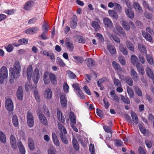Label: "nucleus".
Returning a JSON list of instances; mask_svg holds the SVG:
<instances>
[{"instance_id":"f257e3e1","label":"nucleus","mask_w":154,"mask_h":154,"mask_svg":"<svg viewBox=\"0 0 154 154\" xmlns=\"http://www.w3.org/2000/svg\"><path fill=\"white\" fill-rule=\"evenodd\" d=\"M21 71V66L20 62L18 61H16L13 65V68L11 67L9 69V75L11 79H10V83L13 82L15 78L18 77V74Z\"/></svg>"},{"instance_id":"f03ea898","label":"nucleus","mask_w":154,"mask_h":154,"mask_svg":"<svg viewBox=\"0 0 154 154\" xmlns=\"http://www.w3.org/2000/svg\"><path fill=\"white\" fill-rule=\"evenodd\" d=\"M5 103V107L8 111L11 112L13 110V103L11 99H7L6 100Z\"/></svg>"},{"instance_id":"7ed1b4c3","label":"nucleus","mask_w":154,"mask_h":154,"mask_svg":"<svg viewBox=\"0 0 154 154\" xmlns=\"http://www.w3.org/2000/svg\"><path fill=\"white\" fill-rule=\"evenodd\" d=\"M32 77L33 82L35 84H37L40 78L39 70L37 68H35L34 70Z\"/></svg>"},{"instance_id":"20e7f679","label":"nucleus","mask_w":154,"mask_h":154,"mask_svg":"<svg viewBox=\"0 0 154 154\" xmlns=\"http://www.w3.org/2000/svg\"><path fill=\"white\" fill-rule=\"evenodd\" d=\"M104 27L106 28L111 29L113 27V23L110 19L107 17L104 18L103 19Z\"/></svg>"},{"instance_id":"39448f33","label":"nucleus","mask_w":154,"mask_h":154,"mask_svg":"<svg viewBox=\"0 0 154 154\" xmlns=\"http://www.w3.org/2000/svg\"><path fill=\"white\" fill-rule=\"evenodd\" d=\"M27 123L30 127H32L34 124V118L33 115L29 112L27 114Z\"/></svg>"},{"instance_id":"423d86ee","label":"nucleus","mask_w":154,"mask_h":154,"mask_svg":"<svg viewBox=\"0 0 154 154\" xmlns=\"http://www.w3.org/2000/svg\"><path fill=\"white\" fill-rule=\"evenodd\" d=\"M37 116L40 122L42 124L46 125L48 124V121L46 117L42 112H38Z\"/></svg>"},{"instance_id":"0eeeda50","label":"nucleus","mask_w":154,"mask_h":154,"mask_svg":"<svg viewBox=\"0 0 154 154\" xmlns=\"http://www.w3.org/2000/svg\"><path fill=\"white\" fill-rule=\"evenodd\" d=\"M10 141L11 147L13 149H17V140L15 137L13 135L11 134L10 137Z\"/></svg>"},{"instance_id":"6e6552de","label":"nucleus","mask_w":154,"mask_h":154,"mask_svg":"<svg viewBox=\"0 0 154 154\" xmlns=\"http://www.w3.org/2000/svg\"><path fill=\"white\" fill-rule=\"evenodd\" d=\"M95 21H93L91 23V25L92 27L94 28L96 31H97L100 28V26L99 24L100 23V20L98 18L95 19Z\"/></svg>"},{"instance_id":"1a4fd4ad","label":"nucleus","mask_w":154,"mask_h":154,"mask_svg":"<svg viewBox=\"0 0 154 154\" xmlns=\"http://www.w3.org/2000/svg\"><path fill=\"white\" fill-rule=\"evenodd\" d=\"M8 76V70L5 66H3L1 69L0 77L4 78H6Z\"/></svg>"},{"instance_id":"9d476101","label":"nucleus","mask_w":154,"mask_h":154,"mask_svg":"<svg viewBox=\"0 0 154 154\" xmlns=\"http://www.w3.org/2000/svg\"><path fill=\"white\" fill-rule=\"evenodd\" d=\"M34 2L32 1H29L27 2L25 4L24 6V9L27 11H30L33 7Z\"/></svg>"},{"instance_id":"9b49d317","label":"nucleus","mask_w":154,"mask_h":154,"mask_svg":"<svg viewBox=\"0 0 154 154\" xmlns=\"http://www.w3.org/2000/svg\"><path fill=\"white\" fill-rule=\"evenodd\" d=\"M17 97L19 100H22L23 97V93L22 87L19 86L17 92Z\"/></svg>"},{"instance_id":"f8f14e48","label":"nucleus","mask_w":154,"mask_h":154,"mask_svg":"<svg viewBox=\"0 0 154 154\" xmlns=\"http://www.w3.org/2000/svg\"><path fill=\"white\" fill-rule=\"evenodd\" d=\"M44 96L47 99H50L52 96V92L50 88L46 89L44 92Z\"/></svg>"},{"instance_id":"ddd939ff","label":"nucleus","mask_w":154,"mask_h":154,"mask_svg":"<svg viewBox=\"0 0 154 154\" xmlns=\"http://www.w3.org/2000/svg\"><path fill=\"white\" fill-rule=\"evenodd\" d=\"M32 71V65H29L26 72L27 77V79L29 81L31 79Z\"/></svg>"},{"instance_id":"4468645a","label":"nucleus","mask_w":154,"mask_h":154,"mask_svg":"<svg viewBox=\"0 0 154 154\" xmlns=\"http://www.w3.org/2000/svg\"><path fill=\"white\" fill-rule=\"evenodd\" d=\"M131 75L134 81L137 82L139 80L137 73L133 69H132L131 71Z\"/></svg>"},{"instance_id":"2eb2a0df","label":"nucleus","mask_w":154,"mask_h":154,"mask_svg":"<svg viewBox=\"0 0 154 154\" xmlns=\"http://www.w3.org/2000/svg\"><path fill=\"white\" fill-rule=\"evenodd\" d=\"M60 102L62 106L65 107L67 106V100L65 95H61L60 96Z\"/></svg>"},{"instance_id":"dca6fc26","label":"nucleus","mask_w":154,"mask_h":154,"mask_svg":"<svg viewBox=\"0 0 154 154\" xmlns=\"http://www.w3.org/2000/svg\"><path fill=\"white\" fill-rule=\"evenodd\" d=\"M125 12L128 17L131 19L134 17V13L131 9L126 8L125 9Z\"/></svg>"},{"instance_id":"f3484780","label":"nucleus","mask_w":154,"mask_h":154,"mask_svg":"<svg viewBox=\"0 0 154 154\" xmlns=\"http://www.w3.org/2000/svg\"><path fill=\"white\" fill-rule=\"evenodd\" d=\"M57 117L58 120L62 123L65 122V118L63 114L60 111H58L57 114Z\"/></svg>"},{"instance_id":"a211bd4d","label":"nucleus","mask_w":154,"mask_h":154,"mask_svg":"<svg viewBox=\"0 0 154 154\" xmlns=\"http://www.w3.org/2000/svg\"><path fill=\"white\" fill-rule=\"evenodd\" d=\"M20 152L21 154H25L26 152L25 149L21 141H18L17 143Z\"/></svg>"},{"instance_id":"6ab92c4d","label":"nucleus","mask_w":154,"mask_h":154,"mask_svg":"<svg viewBox=\"0 0 154 154\" xmlns=\"http://www.w3.org/2000/svg\"><path fill=\"white\" fill-rule=\"evenodd\" d=\"M136 66L139 73L142 75H143L145 73V71L143 65L140 63H139Z\"/></svg>"},{"instance_id":"aec40b11","label":"nucleus","mask_w":154,"mask_h":154,"mask_svg":"<svg viewBox=\"0 0 154 154\" xmlns=\"http://www.w3.org/2000/svg\"><path fill=\"white\" fill-rule=\"evenodd\" d=\"M49 75V73L48 72H46L44 73L43 76V80L44 83L45 84H48L50 82V80L48 76Z\"/></svg>"},{"instance_id":"412c9836","label":"nucleus","mask_w":154,"mask_h":154,"mask_svg":"<svg viewBox=\"0 0 154 154\" xmlns=\"http://www.w3.org/2000/svg\"><path fill=\"white\" fill-rule=\"evenodd\" d=\"M131 60L133 64L136 66L138 65V63H140L139 62L137 57L134 55H133L131 56Z\"/></svg>"},{"instance_id":"4be33fe9","label":"nucleus","mask_w":154,"mask_h":154,"mask_svg":"<svg viewBox=\"0 0 154 154\" xmlns=\"http://www.w3.org/2000/svg\"><path fill=\"white\" fill-rule=\"evenodd\" d=\"M146 72L148 76L151 79H154V75L153 72L151 69L147 67L146 69Z\"/></svg>"},{"instance_id":"5701e85b","label":"nucleus","mask_w":154,"mask_h":154,"mask_svg":"<svg viewBox=\"0 0 154 154\" xmlns=\"http://www.w3.org/2000/svg\"><path fill=\"white\" fill-rule=\"evenodd\" d=\"M52 137L53 140L54 144L57 146H60V142L56 134L54 133H52Z\"/></svg>"},{"instance_id":"b1692460","label":"nucleus","mask_w":154,"mask_h":154,"mask_svg":"<svg viewBox=\"0 0 154 154\" xmlns=\"http://www.w3.org/2000/svg\"><path fill=\"white\" fill-rule=\"evenodd\" d=\"M142 33L143 36L149 42H151L152 38L150 34L143 31H142Z\"/></svg>"},{"instance_id":"393cba45","label":"nucleus","mask_w":154,"mask_h":154,"mask_svg":"<svg viewBox=\"0 0 154 154\" xmlns=\"http://www.w3.org/2000/svg\"><path fill=\"white\" fill-rule=\"evenodd\" d=\"M134 7L135 9L139 13H141L143 12V10L140 5L137 2L134 3Z\"/></svg>"},{"instance_id":"a878e982","label":"nucleus","mask_w":154,"mask_h":154,"mask_svg":"<svg viewBox=\"0 0 154 154\" xmlns=\"http://www.w3.org/2000/svg\"><path fill=\"white\" fill-rule=\"evenodd\" d=\"M87 61V64L89 68L94 66L95 64V61L93 60L91 58H88L86 59Z\"/></svg>"},{"instance_id":"bb28decb","label":"nucleus","mask_w":154,"mask_h":154,"mask_svg":"<svg viewBox=\"0 0 154 154\" xmlns=\"http://www.w3.org/2000/svg\"><path fill=\"white\" fill-rule=\"evenodd\" d=\"M131 116L134 123L137 124L138 123V119L136 114L134 112H131Z\"/></svg>"},{"instance_id":"cd10ccee","label":"nucleus","mask_w":154,"mask_h":154,"mask_svg":"<svg viewBox=\"0 0 154 154\" xmlns=\"http://www.w3.org/2000/svg\"><path fill=\"white\" fill-rule=\"evenodd\" d=\"M107 49L112 54H114L116 53V50L115 47L112 45L108 44L107 45Z\"/></svg>"},{"instance_id":"c85d7f7f","label":"nucleus","mask_w":154,"mask_h":154,"mask_svg":"<svg viewBox=\"0 0 154 154\" xmlns=\"http://www.w3.org/2000/svg\"><path fill=\"white\" fill-rule=\"evenodd\" d=\"M146 58L147 61L150 64L152 65L153 64V59L152 55L149 54H146Z\"/></svg>"},{"instance_id":"c756f323","label":"nucleus","mask_w":154,"mask_h":154,"mask_svg":"<svg viewBox=\"0 0 154 154\" xmlns=\"http://www.w3.org/2000/svg\"><path fill=\"white\" fill-rule=\"evenodd\" d=\"M73 57L75 60V62L78 63L82 64L84 61L83 58L82 57L78 56H74Z\"/></svg>"},{"instance_id":"7c9ffc66","label":"nucleus","mask_w":154,"mask_h":154,"mask_svg":"<svg viewBox=\"0 0 154 154\" xmlns=\"http://www.w3.org/2000/svg\"><path fill=\"white\" fill-rule=\"evenodd\" d=\"M108 13L109 16L113 18L116 19L118 17V16L116 12L114 10H109Z\"/></svg>"},{"instance_id":"2f4dec72","label":"nucleus","mask_w":154,"mask_h":154,"mask_svg":"<svg viewBox=\"0 0 154 154\" xmlns=\"http://www.w3.org/2000/svg\"><path fill=\"white\" fill-rule=\"evenodd\" d=\"M138 47L139 51L141 53H145L146 52L145 47L142 44L139 43L138 44Z\"/></svg>"},{"instance_id":"473e14b6","label":"nucleus","mask_w":154,"mask_h":154,"mask_svg":"<svg viewBox=\"0 0 154 154\" xmlns=\"http://www.w3.org/2000/svg\"><path fill=\"white\" fill-rule=\"evenodd\" d=\"M126 46L128 49L131 51H134V46L133 44L130 41H127L126 42Z\"/></svg>"},{"instance_id":"72a5a7b5","label":"nucleus","mask_w":154,"mask_h":154,"mask_svg":"<svg viewBox=\"0 0 154 154\" xmlns=\"http://www.w3.org/2000/svg\"><path fill=\"white\" fill-rule=\"evenodd\" d=\"M120 51L124 55H127L128 54L127 49L126 47L122 45H120L119 47Z\"/></svg>"},{"instance_id":"f704fd0d","label":"nucleus","mask_w":154,"mask_h":154,"mask_svg":"<svg viewBox=\"0 0 154 154\" xmlns=\"http://www.w3.org/2000/svg\"><path fill=\"white\" fill-rule=\"evenodd\" d=\"M0 141L3 143H5L6 141V135L2 131H0Z\"/></svg>"},{"instance_id":"c9c22d12","label":"nucleus","mask_w":154,"mask_h":154,"mask_svg":"<svg viewBox=\"0 0 154 154\" xmlns=\"http://www.w3.org/2000/svg\"><path fill=\"white\" fill-rule=\"evenodd\" d=\"M72 142L73 146L74 149L76 151L78 150L79 149V146L77 140L73 137Z\"/></svg>"},{"instance_id":"e433bc0d","label":"nucleus","mask_w":154,"mask_h":154,"mask_svg":"<svg viewBox=\"0 0 154 154\" xmlns=\"http://www.w3.org/2000/svg\"><path fill=\"white\" fill-rule=\"evenodd\" d=\"M49 76L50 81H51L52 83L53 84H55L56 82V80L55 75L51 73L49 74Z\"/></svg>"},{"instance_id":"4c0bfd02","label":"nucleus","mask_w":154,"mask_h":154,"mask_svg":"<svg viewBox=\"0 0 154 154\" xmlns=\"http://www.w3.org/2000/svg\"><path fill=\"white\" fill-rule=\"evenodd\" d=\"M128 94L130 98H133L134 97V92L132 89L128 86L127 87Z\"/></svg>"},{"instance_id":"58836bf2","label":"nucleus","mask_w":154,"mask_h":154,"mask_svg":"<svg viewBox=\"0 0 154 154\" xmlns=\"http://www.w3.org/2000/svg\"><path fill=\"white\" fill-rule=\"evenodd\" d=\"M116 28L118 31V32L124 37L126 36V34L125 32L123 29L121 27V26H116Z\"/></svg>"},{"instance_id":"ea45409f","label":"nucleus","mask_w":154,"mask_h":154,"mask_svg":"<svg viewBox=\"0 0 154 154\" xmlns=\"http://www.w3.org/2000/svg\"><path fill=\"white\" fill-rule=\"evenodd\" d=\"M66 47L69 51H72L74 48L73 44L72 43L68 42H66Z\"/></svg>"},{"instance_id":"a19ab883","label":"nucleus","mask_w":154,"mask_h":154,"mask_svg":"<svg viewBox=\"0 0 154 154\" xmlns=\"http://www.w3.org/2000/svg\"><path fill=\"white\" fill-rule=\"evenodd\" d=\"M12 122L13 125L15 127H17L18 125V121L17 116L14 115L12 118Z\"/></svg>"},{"instance_id":"79ce46f5","label":"nucleus","mask_w":154,"mask_h":154,"mask_svg":"<svg viewBox=\"0 0 154 154\" xmlns=\"http://www.w3.org/2000/svg\"><path fill=\"white\" fill-rule=\"evenodd\" d=\"M122 25L123 27L126 30H128L130 29V26L128 23L125 20H123L122 22Z\"/></svg>"},{"instance_id":"37998d69","label":"nucleus","mask_w":154,"mask_h":154,"mask_svg":"<svg viewBox=\"0 0 154 154\" xmlns=\"http://www.w3.org/2000/svg\"><path fill=\"white\" fill-rule=\"evenodd\" d=\"M125 81L129 85L131 86L133 85V81L130 77L128 76L126 77L125 78Z\"/></svg>"},{"instance_id":"c03bdc74","label":"nucleus","mask_w":154,"mask_h":154,"mask_svg":"<svg viewBox=\"0 0 154 154\" xmlns=\"http://www.w3.org/2000/svg\"><path fill=\"white\" fill-rule=\"evenodd\" d=\"M33 89L34 90V95L35 99L36 100L37 102L39 101L40 97L38 94V91L36 89V86H35L34 88H33Z\"/></svg>"},{"instance_id":"a18cd8bd","label":"nucleus","mask_w":154,"mask_h":154,"mask_svg":"<svg viewBox=\"0 0 154 154\" xmlns=\"http://www.w3.org/2000/svg\"><path fill=\"white\" fill-rule=\"evenodd\" d=\"M134 91L139 96H141L142 95V93L141 90L136 86L134 87Z\"/></svg>"},{"instance_id":"49530a36","label":"nucleus","mask_w":154,"mask_h":154,"mask_svg":"<svg viewBox=\"0 0 154 154\" xmlns=\"http://www.w3.org/2000/svg\"><path fill=\"white\" fill-rule=\"evenodd\" d=\"M145 143L147 148H150L152 146V142L151 140L146 139L145 140Z\"/></svg>"},{"instance_id":"de8ad7c7","label":"nucleus","mask_w":154,"mask_h":154,"mask_svg":"<svg viewBox=\"0 0 154 154\" xmlns=\"http://www.w3.org/2000/svg\"><path fill=\"white\" fill-rule=\"evenodd\" d=\"M76 38L78 42L84 43L85 42V39L82 36L80 35H76Z\"/></svg>"},{"instance_id":"09e8293b","label":"nucleus","mask_w":154,"mask_h":154,"mask_svg":"<svg viewBox=\"0 0 154 154\" xmlns=\"http://www.w3.org/2000/svg\"><path fill=\"white\" fill-rule=\"evenodd\" d=\"M69 119L72 123L73 124L76 123V119L72 112H70L69 113Z\"/></svg>"},{"instance_id":"8fccbe9b","label":"nucleus","mask_w":154,"mask_h":154,"mask_svg":"<svg viewBox=\"0 0 154 154\" xmlns=\"http://www.w3.org/2000/svg\"><path fill=\"white\" fill-rule=\"evenodd\" d=\"M103 128L104 131L106 132L111 134L110 137H109L110 138L111 137V134L112 131L110 127L107 126V125H104L103 126Z\"/></svg>"},{"instance_id":"3c124183","label":"nucleus","mask_w":154,"mask_h":154,"mask_svg":"<svg viewBox=\"0 0 154 154\" xmlns=\"http://www.w3.org/2000/svg\"><path fill=\"white\" fill-rule=\"evenodd\" d=\"M108 81V79L106 77H104L100 79L97 82V83L99 87H100V85L105 82Z\"/></svg>"},{"instance_id":"603ef678","label":"nucleus","mask_w":154,"mask_h":154,"mask_svg":"<svg viewBox=\"0 0 154 154\" xmlns=\"http://www.w3.org/2000/svg\"><path fill=\"white\" fill-rule=\"evenodd\" d=\"M143 4L144 7L146 8H147L148 10L151 11H153V8L152 7H150L148 4L147 2L145 1H143Z\"/></svg>"},{"instance_id":"864d4df0","label":"nucleus","mask_w":154,"mask_h":154,"mask_svg":"<svg viewBox=\"0 0 154 154\" xmlns=\"http://www.w3.org/2000/svg\"><path fill=\"white\" fill-rule=\"evenodd\" d=\"M115 145L117 146H123L122 142L119 139H115Z\"/></svg>"},{"instance_id":"5fc2aeb1","label":"nucleus","mask_w":154,"mask_h":154,"mask_svg":"<svg viewBox=\"0 0 154 154\" xmlns=\"http://www.w3.org/2000/svg\"><path fill=\"white\" fill-rule=\"evenodd\" d=\"M67 74L69 77L72 79H75L76 77L75 75L72 71L68 70L67 71Z\"/></svg>"},{"instance_id":"6e6d98bb","label":"nucleus","mask_w":154,"mask_h":154,"mask_svg":"<svg viewBox=\"0 0 154 154\" xmlns=\"http://www.w3.org/2000/svg\"><path fill=\"white\" fill-rule=\"evenodd\" d=\"M103 101L104 103V107L106 109H108L109 107L110 104L107 99L104 98L103 99Z\"/></svg>"},{"instance_id":"4d7b16f0","label":"nucleus","mask_w":154,"mask_h":154,"mask_svg":"<svg viewBox=\"0 0 154 154\" xmlns=\"http://www.w3.org/2000/svg\"><path fill=\"white\" fill-rule=\"evenodd\" d=\"M122 100L126 104H128L130 103V101L127 97H125L124 96H121Z\"/></svg>"},{"instance_id":"13d9d810","label":"nucleus","mask_w":154,"mask_h":154,"mask_svg":"<svg viewBox=\"0 0 154 154\" xmlns=\"http://www.w3.org/2000/svg\"><path fill=\"white\" fill-rule=\"evenodd\" d=\"M18 42L19 43L20 45H25L27 43L28 40L26 39L23 38L19 39Z\"/></svg>"},{"instance_id":"bf43d9fd","label":"nucleus","mask_w":154,"mask_h":154,"mask_svg":"<svg viewBox=\"0 0 154 154\" xmlns=\"http://www.w3.org/2000/svg\"><path fill=\"white\" fill-rule=\"evenodd\" d=\"M63 89L64 91L66 93H68L69 91V86L66 82H64V83L63 85Z\"/></svg>"},{"instance_id":"052dcab7","label":"nucleus","mask_w":154,"mask_h":154,"mask_svg":"<svg viewBox=\"0 0 154 154\" xmlns=\"http://www.w3.org/2000/svg\"><path fill=\"white\" fill-rule=\"evenodd\" d=\"M114 9L117 11H121V7L119 4L116 3H114Z\"/></svg>"},{"instance_id":"680f3d73","label":"nucleus","mask_w":154,"mask_h":154,"mask_svg":"<svg viewBox=\"0 0 154 154\" xmlns=\"http://www.w3.org/2000/svg\"><path fill=\"white\" fill-rule=\"evenodd\" d=\"M113 82L115 85L117 87H121V83L120 81L118 79L114 78Z\"/></svg>"},{"instance_id":"e2e57ef3","label":"nucleus","mask_w":154,"mask_h":154,"mask_svg":"<svg viewBox=\"0 0 154 154\" xmlns=\"http://www.w3.org/2000/svg\"><path fill=\"white\" fill-rule=\"evenodd\" d=\"M32 88V84L29 81L27 82L25 84V89L26 91L31 89Z\"/></svg>"},{"instance_id":"0e129e2a","label":"nucleus","mask_w":154,"mask_h":154,"mask_svg":"<svg viewBox=\"0 0 154 154\" xmlns=\"http://www.w3.org/2000/svg\"><path fill=\"white\" fill-rule=\"evenodd\" d=\"M43 32L47 33L48 31V27L46 23H44L42 26Z\"/></svg>"},{"instance_id":"69168bd1","label":"nucleus","mask_w":154,"mask_h":154,"mask_svg":"<svg viewBox=\"0 0 154 154\" xmlns=\"http://www.w3.org/2000/svg\"><path fill=\"white\" fill-rule=\"evenodd\" d=\"M60 137L61 140L64 144H67L68 143V140L65 135H62V134H60Z\"/></svg>"},{"instance_id":"338daca9","label":"nucleus","mask_w":154,"mask_h":154,"mask_svg":"<svg viewBox=\"0 0 154 154\" xmlns=\"http://www.w3.org/2000/svg\"><path fill=\"white\" fill-rule=\"evenodd\" d=\"M57 60L59 66L61 67H64L65 66L66 64L62 59L59 57H57Z\"/></svg>"},{"instance_id":"774afa93","label":"nucleus","mask_w":154,"mask_h":154,"mask_svg":"<svg viewBox=\"0 0 154 154\" xmlns=\"http://www.w3.org/2000/svg\"><path fill=\"white\" fill-rule=\"evenodd\" d=\"M56 150L53 148H50L48 150V154H56Z\"/></svg>"}]
</instances>
